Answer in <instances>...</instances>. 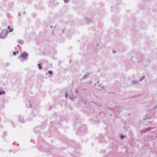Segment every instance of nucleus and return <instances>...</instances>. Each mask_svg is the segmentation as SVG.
<instances>
[{
  "instance_id": "obj_1",
  "label": "nucleus",
  "mask_w": 157,
  "mask_h": 157,
  "mask_svg": "<svg viewBox=\"0 0 157 157\" xmlns=\"http://www.w3.org/2000/svg\"><path fill=\"white\" fill-rule=\"evenodd\" d=\"M8 33V31L6 30H3L0 34L1 38L2 39L5 38Z\"/></svg>"
},
{
  "instance_id": "obj_2",
  "label": "nucleus",
  "mask_w": 157,
  "mask_h": 157,
  "mask_svg": "<svg viewBox=\"0 0 157 157\" xmlns=\"http://www.w3.org/2000/svg\"><path fill=\"white\" fill-rule=\"evenodd\" d=\"M28 54L26 52H24L21 54V57L23 58H25L28 56Z\"/></svg>"
},
{
  "instance_id": "obj_3",
  "label": "nucleus",
  "mask_w": 157,
  "mask_h": 157,
  "mask_svg": "<svg viewBox=\"0 0 157 157\" xmlns=\"http://www.w3.org/2000/svg\"><path fill=\"white\" fill-rule=\"evenodd\" d=\"M8 29L9 30V31L10 32H12L13 31V29L12 28H10V26H9L8 27Z\"/></svg>"
},
{
  "instance_id": "obj_4",
  "label": "nucleus",
  "mask_w": 157,
  "mask_h": 157,
  "mask_svg": "<svg viewBox=\"0 0 157 157\" xmlns=\"http://www.w3.org/2000/svg\"><path fill=\"white\" fill-rule=\"evenodd\" d=\"M38 66H39V68L40 69H42V67L41 66V65L40 64H38Z\"/></svg>"
},
{
  "instance_id": "obj_5",
  "label": "nucleus",
  "mask_w": 157,
  "mask_h": 157,
  "mask_svg": "<svg viewBox=\"0 0 157 157\" xmlns=\"http://www.w3.org/2000/svg\"><path fill=\"white\" fill-rule=\"evenodd\" d=\"M48 73L50 74H52V72L51 71H49L48 72Z\"/></svg>"
},
{
  "instance_id": "obj_6",
  "label": "nucleus",
  "mask_w": 157,
  "mask_h": 157,
  "mask_svg": "<svg viewBox=\"0 0 157 157\" xmlns=\"http://www.w3.org/2000/svg\"><path fill=\"white\" fill-rule=\"evenodd\" d=\"M69 1V0H64V1L65 3H67Z\"/></svg>"
},
{
  "instance_id": "obj_7",
  "label": "nucleus",
  "mask_w": 157,
  "mask_h": 157,
  "mask_svg": "<svg viewBox=\"0 0 157 157\" xmlns=\"http://www.w3.org/2000/svg\"><path fill=\"white\" fill-rule=\"evenodd\" d=\"M16 52H13V55H16Z\"/></svg>"
},
{
  "instance_id": "obj_8",
  "label": "nucleus",
  "mask_w": 157,
  "mask_h": 157,
  "mask_svg": "<svg viewBox=\"0 0 157 157\" xmlns=\"http://www.w3.org/2000/svg\"><path fill=\"white\" fill-rule=\"evenodd\" d=\"M121 138L123 139V138H124V136H121Z\"/></svg>"
},
{
  "instance_id": "obj_9",
  "label": "nucleus",
  "mask_w": 157,
  "mask_h": 157,
  "mask_svg": "<svg viewBox=\"0 0 157 157\" xmlns=\"http://www.w3.org/2000/svg\"><path fill=\"white\" fill-rule=\"evenodd\" d=\"M5 93V92L4 91H2V94H4Z\"/></svg>"
},
{
  "instance_id": "obj_10",
  "label": "nucleus",
  "mask_w": 157,
  "mask_h": 157,
  "mask_svg": "<svg viewBox=\"0 0 157 157\" xmlns=\"http://www.w3.org/2000/svg\"><path fill=\"white\" fill-rule=\"evenodd\" d=\"M1 94H2V92L1 91V90H0V95H1Z\"/></svg>"
},
{
  "instance_id": "obj_11",
  "label": "nucleus",
  "mask_w": 157,
  "mask_h": 157,
  "mask_svg": "<svg viewBox=\"0 0 157 157\" xmlns=\"http://www.w3.org/2000/svg\"><path fill=\"white\" fill-rule=\"evenodd\" d=\"M67 96L66 95V97H67Z\"/></svg>"
}]
</instances>
